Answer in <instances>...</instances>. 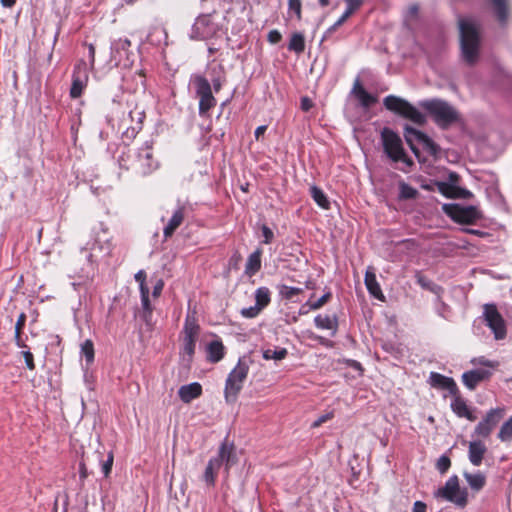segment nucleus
I'll return each mask as SVG.
<instances>
[{"label":"nucleus","mask_w":512,"mask_h":512,"mask_svg":"<svg viewBox=\"0 0 512 512\" xmlns=\"http://www.w3.org/2000/svg\"><path fill=\"white\" fill-rule=\"evenodd\" d=\"M211 82H212V88L214 90L215 93H218L220 91V89L222 88V85L224 83V77L221 76L220 74L216 75V76H212L211 77Z\"/></svg>","instance_id":"13d9d810"},{"label":"nucleus","mask_w":512,"mask_h":512,"mask_svg":"<svg viewBox=\"0 0 512 512\" xmlns=\"http://www.w3.org/2000/svg\"><path fill=\"white\" fill-rule=\"evenodd\" d=\"M134 279L136 282L139 283V290L145 291L149 290L148 286L146 285V273L144 270H139L135 275Z\"/></svg>","instance_id":"603ef678"},{"label":"nucleus","mask_w":512,"mask_h":512,"mask_svg":"<svg viewBox=\"0 0 512 512\" xmlns=\"http://www.w3.org/2000/svg\"><path fill=\"white\" fill-rule=\"evenodd\" d=\"M130 46L131 42L127 38H119L112 41L110 45V62L115 66H129L132 62L130 59V55L132 54Z\"/></svg>","instance_id":"f8f14e48"},{"label":"nucleus","mask_w":512,"mask_h":512,"mask_svg":"<svg viewBox=\"0 0 512 512\" xmlns=\"http://www.w3.org/2000/svg\"><path fill=\"white\" fill-rule=\"evenodd\" d=\"M471 363L475 366H477V365L483 366V367H485L484 369H487L490 371L494 370L499 365V363L497 361L489 360L484 356H479V357L473 358L471 360Z\"/></svg>","instance_id":"c03bdc74"},{"label":"nucleus","mask_w":512,"mask_h":512,"mask_svg":"<svg viewBox=\"0 0 512 512\" xmlns=\"http://www.w3.org/2000/svg\"><path fill=\"white\" fill-rule=\"evenodd\" d=\"M437 300V306L436 311L437 314L443 318H446L445 312L448 310V306L441 300V298L436 299Z\"/></svg>","instance_id":"680f3d73"},{"label":"nucleus","mask_w":512,"mask_h":512,"mask_svg":"<svg viewBox=\"0 0 512 512\" xmlns=\"http://www.w3.org/2000/svg\"><path fill=\"white\" fill-rule=\"evenodd\" d=\"M23 357H24V360H25L26 367L29 370H34L35 369V364H34L33 354L29 350H27V351L23 352Z\"/></svg>","instance_id":"052dcab7"},{"label":"nucleus","mask_w":512,"mask_h":512,"mask_svg":"<svg viewBox=\"0 0 512 512\" xmlns=\"http://www.w3.org/2000/svg\"><path fill=\"white\" fill-rule=\"evenodd\" d=\"M481 213L475 206H455L452 218L458 223L471 224L480 219Z\"/></svg>","instance_id":"a211bd4d"},{"label":"nucleus","mask_w":512,"mask_h":512,"mask_svg":"<svg viewBox=\"0 0 512 512\" xmlns=\"http://www.w3.org/2000/svg\"><path fill=\"white\" fill-rule=\"evenodd\" d=\"M201 394L202 386L198 382L182 385L178 390L179 398L184 403H190L192 400L200 397Z\"/></svg>","instance_id":"bb28decb"},{"label":"nucleus","mask_w":512,"mask_h":512,"mask_svg":"<svg viewBox=\"0 0 512 512\" xmlns=\"http://www.w3.org/2000/svg\"><path fill=\"white\" fill-rule=\"evenodd\" d=\"M384 151L387 156L395 161H405V152L402 146L401 138L389 128H384L381 132Z\"/></svg>","instance_id":"9d476101"},{"label":"nucleus","mask_w":512,"mask_h":512,"mask_svg":"<svg viewBox=\"0 0 512 512\" xmlns=\"http://www.w3.org/2000/svg\"><path fill=\"white\" fill-rule=\"evenodd\" d=\"M301 7V0H288V13H294L297 20L301 19Z\"/></svg>","instance_id":"09e8293b"},{"label":"nucleus","mask_w":512,"mask_h":512,"mask_svg":"<svg viewBox=\"0 0 512 512\" xmlns=\"http://www.w3.org/2000/svg\"><path fill=\"white\" fill-rule=\"evenodd\" d=\"M313 106V103L310 98L302 97L300 101V107L303 111H309Z\"/></svg>","instance_id":"338daca9"},{"label":"nucleus","mask_w":512,"mask_h":512,"mask_svg":"<svg viewBox=\"0 0 512 512\" xmlns=\"http://www.w3.org/2000/svg\"><path fill=\"white\" fill-rule=\"evenodd\" d=\"M429 383L432 387L447 390L452 395L458 393L455 381L451 377L444 376L440 373L431 372L429 375Z\"/></svg>","instance_id":"412c9836"},{"label":"nucleus","mask_w":512,"mask_h":512,"mask_svg":"<svg viewBox=\"0 0 512 512\" xmlns=\"http://www.w3.org/2000/svg\"><path fill=\"white\" fill-rule=\"evenodd\" d=\"M221 467L216 460L212 458L208 461L207 466L203 473V481L208 487H214L216 482V475Z\"/></svg>","instance_id":"72a5a7b5"},{"label":"nucleus","mask_w":512,"mask_h":512,"mask_svg":"<svg viewBox=\"0 0 512 512\" xmlns=\"http://www.w3.org/2000/svg\"><path fill=\"white\" fill-rule=\"evenodd\" d=\"M199 329H200V327H199V324H198L195 316L188 313L185 318L184 327H183L184 338L190 337V338L197 339Z\"/></svg>","instance_id":"f704fd0d"},{"label":"nucleus","mask_w":512,"mask_h":512,"mask_svg":"<svg viewBox=\"0 0 512 512\" xmlns=\"http://www.w3.org/2000/svg\"><path fill=\"white\" fill-rule=\"evenodd\" d=\"M213 460H216L220 467L225 466L226 476L229 474V469L235 463V454L233 444H227L223 442L216 456L212 457Z\"/></svg>","instance_id":"6ab92c4d"},{"label":"nucleus","mask_w":512,"mask_h":512,"mask_svg":"<svg viewBox=\"0 0 512 512\" xmlns=\"http://www.w3.org/2000/svg\"><path fill=\"white\" fill-rule=\"evenodd\" d=\"M416 281L423 289L429 290L430 292L435 294L437 299L441 298L444 289L440 285L432 282L431 280L421 275L420 273L416 275Z\"/></svg>","instance_id":"c9c22d12"},{"label":"nucleus","mask_w":512,"mask_h":512,"mask_svg":"<svg viewBox=\"0 0 512 512\" xmlns=\"http://www.w3.org/2000/svg\"><path fill=\"white\" fill-rule=\"evenodd\" d=\"M463 477L465 478L470 489L474 492L482 490L486 484V476L484 473L477 471L475 473L464 472Z\"/></svg>","instance_id":"473e14b6"},{"label":"nucleus","mask_w":512,"mask_h":512,"mask_svg":"<svg viewBox=\"0 0 512 512\" xmlns=\"http://www.w3.org/2000/svg\"><path fill=\"white\" fill-rule=\"evenodd\" d=\"M262 312L261 307L254 304L250 307H245L240 310V315L247 319L256 318Z\"/></svg>","instance_id":"de8ad7c7"},{"label":"nucleus","mask_w":512,"mask_h":512,"mask_svg":"<svg viewBox=\"0 0 512 512\" xmlns=\"http://www.w3.org/2000/svg\"><path fill=\"white\" fill-rule=\"evenodd\" d=\"M384 107L394 114L408 119L414 124L424 125L426 122L425 115L406 99L395 95H388L383 99Z\"/></svg>","instance_id":"f03ea898"},{"label":"nucleus","mask_w":512,"mask_h":512,"mask_svg":"<svg viewBox=\"0 0 512 512\" xmlns=\"http://www.w3.org/2000/svg\"><path fill=\"white\" fill-rule=\"evenodd\" d=\"M207 360L210 363H218L225 356V347L221 340H214L206 347Z\"/></svg>","instance_id":"7c9ffc66"},{"label":"nucleus","mask_w":512,"mask_h":512,"mask_svg":"<svg viewBox=\"0 0 512 512\" xmlns=\"http://www.w3.org/2000/svg\"><path fill=\"white\" fill-rule=\"evenodd\" d=\"M89 79V67L84 60H80L74 67L72 74V85L70 88V96L76 99L82 95Z\"/></svg>","instance_id":"2eb2a0df"},{"label":"nucleus","mask_w":512,"mask_h":512,"mask_svg":"<svg viewBox=\"0 0 512 512\" xmlns=\"http://www.w3.org/2000/svg\"><path fill=\"white\" fill-rule=\"evenodd\" d=\"M314 324L318 329L330 330L331 335L335 336L338 330V317L318 314L314 318Z\"/></svg>","instance_id":"c756f323"},{"label":"nucleus","mask_w":512,"mask_h":512,"mask_svg":"<svg viewBox=\"0 0 512 512\" xmlns=\"http://www.w3.org/2000/svg\"><path fill=\"white\" fill-rule=\"evenodd\" d=\"M287 350L285 348H279V349H267L263 352V358L266 360L274 359V360H282L287 355Z\"/></svg>","instance_id":"a18cd8bd"},{"label":"nucleus","mask_w":512,"mask_h":512,"mask_svg":"<svg viewBox=\"0 0 512 512\" xmlns=\"http://www.w3.org/2000/svg\"><path fill=\"white\" fill-rule=\"evenodd\" d=\"M427 505L422 501H415L413 504L412 512H426Z\"/></svg>","instance_id":"774afa93"},{"label":"nucleus","mask_w":512,"mask_h":512,"mask_svg":"<svg viewBox=\"0 0 512 512\" xmlns=\"http://www.w3.org/2000/svg\"><path fill=\"white\" fill-rule=\"evenodd\" d=\"M450 466H451V461L448 456L441 455L438 458L437 463H436V468L441 474L446 473L448 471V469L450 468Z\"/></svg>","instance_id":"8fccbe9b"},{"label":"nucleus","mask_w":512,"mask_h":512,"mask_svg":"<svg viewBox=\"0 0 512 512\" xmlns=\"http://www.w3.org/2000/svg\"><path fill=\"white\" fill-rule=\"evenodd\" d=\"M352 92L355 94L356 98L358 99L359 105L363 109H369L378 101L377 96L370 94L364 89L363 86H361L359 79L355 81Z\"/></svg>","instance_id":"393cba45"},{"label":"nucleus","mask_w":512,"mask_h":512,"mask_svg":"<svg viewBox=\"0 0 512 512\" xmlns=\"http://www.w3.org/2000/svg\"><path fill=\"white\" fill-rule=\"evenodd\" d=\"M81 355L85 358L87 365L94 361V344L90 339L81 344Z\"/></svg>","instance_id":"37998d69"},{"label":"nucleus","mask_w":512,"mask_h":512,"mask_svg":"<svg viewBox=\"0 0 512 512\" xmlns=\"http://www.w3.org/2000/svg\"><path fill=\"white\" fill-rule=\"evenodd\" d=\"M112 242L106 237V232L103 235L97 234L96 237L82 248V252H87L86 259L93 262L100 257L109 256L112 252Z\"/></svg>","instance_id":"1a4fd4ad"},{"label":"nucleus","mask_w":512,"mask_h":512,"mask_svg":"<svg viewBox=\"0 0 512 512\" xmlns=\"http://www.w3.org/2000/svg\"><path fill=\"white\" fill-rule=\"evenodd\" d=\"M418 11H419V7L417 4L409 5V7L407 8V11H406V18L407 19L416 18L418 15Z\"/></svg>","instance_id":"0e129e2a"},{"label":"nucleus","mask_w":512,"mask_h":512,"mask_svg":"<svg viewBox=\"0 0 512 512\" xmlns=\"http://www.w3.org/2000/svg\"><path fill=\"white\" fill-rule=\"evenodd\" d=\"M404 138L416 156H418V149L415 146V142L420 144L423 150L431 156L436 157L440 152L439 146L428 135L409 125L404 127Z\"/></svg>","instance_id":"0eeeda50"},{"label":"nucleus","mask_w":512,"mask_h":512,"mask_svg":"<svg viewBox=\"0 0 512 512\" xmlns=\"http://www.w3.org/2000/svg\"><path fill=\"white\" fill-rule=\"evenodd\" d=\"M249 364L240 358L237 365L228 374L225 381L224 398L227 403H234L244 386V382L248 376Z\"/></svg>","instance_id":"7ed1b4c3"},{"label":"nucleus","mask_w":512,"mask_h":512,"mask_svg":"<svg viewBox=\"0 0 512 512\" xmlns=\"http://www.w3.org/2000/svg\"><path fill=\"white\" fill-rule=\"evenodd\" d=\"M114 456L112 452H109L107 459L102 462L101 464V470L105 477H108L111 473L112 466H113Z\"/></svg>","instance_id":"3c124183"},{"label":"nucleus","mask_w":512,"mask_h":512,"mask_svg":"<svg viewBox=\"0 0 512 512\" xmlns=\"http://www.w3.org/2000/svg\"><path fill=\"white\" fill-rule=\"evenodd\" d=\"M196 340L197 339L190 338V337L189 338L183 337L182 348L180 350V360H181V363L185 367H190V365L193 361L195 347H196Z\"/></svg>","instance_id":"c85d7f7f"},{"label":"nucleus","mask_w":512,"mask_h":512,"mask_svg":"<svg viewBox=\"0 0 512 512\" xmlns=\"http://www.w3.org/2000/svg\"><path fill=\"white\" fill-rule=\"evenodd\" d=\"M460 32V47L463 60L469 65L474 64L479 57L480 27L471 17H458Z\"/></svg>","instance_id":"f257e3e1"},{"label":"nucleus","mask_w":512,"mask_h":512,"mask_svg":"<svg viewBox=\"0 0 512 512\" xmlns=\"http://www.w3.org/2000/svg\"><path fill=\"white\" fill-rule=\"evenodd\" d=\"M152 141H146L137 152V163L143 175L152 173L158 168V162L153 158Z\"/></svg>","instance_id":"dca6fc26"},{"label":"nucleus","mask_w":512,"mask_h":512,"mask_svg":"<svg viewBox=\"0 0 512 512\" xmlns=\"http://www.w3.org/2000/svg\"><path fill=\"white\" fill-rule=\"evenodd\" d=\"M261 232H262V236H263L262 242L264 244H270L274 238L273 231L267 225L264 224L261 227Z\"/></svg>","instance_id":"6e6d98bb"},{"label":"nucleus","mask_w":512,"mask_h":512,"mask_svg":"<svg viewBox=\"0 0 512 512\" xmlns=\"http://www.w3.org/2000/svg\"><path fill=\"white\" fill-rule=\"evenodd\" d=\"M334 417V413L333 411H330V412H327L321 416H319L312 424H311V427L312 428H318L320 427L323 423L327 422L328 420H331L332 418Z\"/></svg>","instance_id":"5fc2aeb1"},{"label":"nucleus","mask_w":512,"mask_h":512,"mask_svg":"<svg viewBox=\"0 0 512 512\" xmlns=\"http://www.w3.org/2000/svg\"><path fill=\"white\" fill-rule=\"evenodd\" d=\"M505 413L504 408H492L487 411L483 419L475 426L474 435L487 438L493 431V429L501 421Z\"/></svg>","instance_id":"ddd939ff"},{"label":"nucleus","mask_w":512,"mask_h":512,"mask_svg":"<svg viewBox=\"0 0 512 512\" xmlns=\"http://www.w3.org/2000/svg\"><path fill=\"white\" fill-rule=\"evenodd\" d=\"M365 286L369 292V294L381 301H384L385 296L381 290V287L377 281L376 274L374 273L372 268H368L365 273L364 278Z\"/></svg>","instance_id":"a878e982"},{"label":"nucleus","mask_w":512,"mask_h":512,"mask_svg":"<svg viewBox=\"0 0 512 512\" xmlns=\"http://www.w3.org/2000/svg\"><path fill=\"white\" fill-rule=\"evenodd\" d=\"M310 195L315 203L322 209H329L330 202L325 193L319 187L313 185L310 187Z\"/></svg>","instance_id":"4c0bfd02"},{"label":"nucleus","mask_w":512,"mask_h":512,"mask_svg":"<svg viewBox=\"0 0 512 512\" xmlns=\"http://www.w3.org/2000/svg\"><path fill=\"white\" fill-rule=\"evenodd\" d=\"M423 107L434 119L435 123L441 127L446 128L458 119V113L448 102L432 99L420 102Z\"/></svg>","instance_id":"20e7f679"},{"label":"nucleus","mask_w":512,"mask_h":512,"mask_svg":"<svg viewBox=\"0 0 512 512\" xmlns=\"http://www.w3.org/2000/svg\"><path fill=\"white\" fill-rule=\"evenodd\" d=\"M332 297V293L328 290L325 292L318 300L311 302L310 300L306 302V305H309V310H318L323 307Z\"/></svg>","instance_id":"49530a36"},{"label":"nucleus","mask_w":512,"mask_h":512,"mask_svg":"<svg viewBox=\"0 0 512 512\" xmlns=\"http://www.w3.org/2000/svg\"><path fill=\"white\" fill-rule=\"evenodd\" d=\"M288 50L297 54H301L305 50V39L302 33L295 32L292 34L288 44Z\"/></svg>","instance_id":"58836bf2"},{"label":"nucleus","mask_w":512,"mask_h":512,"mask_svg":"<svg viewBox=\"0 0 512 512\" xmlns=\"http://www.w3.org/2000/svg\"><path fill=\"white\" fill-rule=\"evenodd\" d=\"M434 496L451 502L459 508H464L468 503V491L466 488H460L457 475L450 476L444 486L434 492Z\"/></svg>","instance_id":"423d86ee"},{"label":"nucleus","mask_w":512,"mask_h":512,"mask_svg":"<svg viewBox=\"0 0 512 512\" xmlns=\"http://www.w3.org/2000/svg\"><path fill=\"white\" fill-rule=\"evenodd\" d=\"M261 256L262 250L259 248L248 256L244 270L247 276L252 277L261 269Z\"/></svg>","instance_id":"2f4dec72"},{"label":"nucleus","mask_w":512,"mask_h":512,"mask_svg":"<svg viewBox=\"0 0 512 512\" xmlns=\"http://www.w3.org/2000/svg\"><path fill=\"white\" fill-rule=\"evenodd\" d=\"M486 451V445L482 441H471L468 446V459L470 463L476 467L480 466Z\"/></svg>","instance_id":"b1692460"},{"label":"nucleus","mask_w":512,"mask_h":512,"mask_svg":"<svg viewBox=\"0 0 512 512\" xmlns=\"http://www.w3.org/2000/svg\"><path fill=\"white\" fill-rule=\"evenodd\" d=\"M282 39V35L281 33L274 29V30H271L269 31L268 35H267V40L271 43V44H277L278 42H280Z\"/></svg>","instance_id":"bf43d9fd"},{"label":"nucleus","mask_w":512,"mask_h":512,"mask_svg":"<svg viewBox=\"0 0 512 512\" xmlns=\"http://www.w3.org/2000/svg\"><path fill=\"white\" fill-rule=\"evenodd\" d=\"M497 437L501 442L512 441V416L502 424Z\"/></svg>","instance_id":"79ce46f5"},{"label":"nucleus","mask_w":512,"mask_h":512,"mask_svg":"<svg viewBox=\"0 0 512 512\" xmlns=\"http://www.w3.org/2000/svg\"><path fill=\"white\" fill-rule=\"evenodd\" d=\"M440 192L449 198V194H456L457 187L453 185H449L447 183L441 182L439 183Z\"/></svg>","instance_id":"4d7b16f0"},{"label":"nucleus","mask_w":512,"mask_h":512,"mask_svg":"<svg viewBox=\"0 0 512 512\" xmlns=\"http://www.w3.org/2000/svg\"><path fill=\"white\" fill-rule=\"evenodd\" d=\"M220 28L210 15L199 16L192 25L190 38L194 40L206 41L217 36Z\"/></svg>","instance_id":"6e6552de"},{"label":"nucleus","mask_w":512,"mask_h":512,"mask_svg":"<svg viewBox=\"0 0 512 512\" xmlns=\"http://www.w3.org/2000/svg\"><path fill=\"white\" fill-rule=\"evenodd\" d=\"M145 118V113L142 110L134 109L129 111L127 117H123L121 120V125L125 127L122 132V137L124 140L132 141L139 131L142 129L143 120Z\"/></svg>","instance_id":"4468645a"},{"label":"nucleus","mask_w":512,"mask_h":512,"mask_svg":"<svg viewBox=\"0 0 512 512\" xmlns=\"http://www.w3.org/2000/svg\"><path fill=\"white\" fill-rule=\"evenodd\" d=\"M196 97L199 98L198 111L200 116H205L216 105V99L212 93L209 80L200 74H193L190 78Z\"/></svg>","instance_id":"39448f33"},{"label":"nucleus","mask_w":512,"mask_h":512,"mask_svg":"<svg viewBox=\"0 0 512 512\" xmlns=\"http://www.w3.org/2000/svg\"><path fill=\"white\" fill-rule=\"evenodd\" d=\"M471 192L467 189L457 187L456 194H449V198H468Z\"/></svg>","instance_id":"e2e57ef3"},{"label":"nucleus","mask_w":512,"mask_h":512,"mask_svg":"<svg viewBox=\"0 0 512 512\" xmlns=\"http://www.w3.org/2000/svg\"><path fill=\"white\" fill-rule=\"evenodd\" d=\"M453 396L454 398L450 404L452 411L460 418H466L469 421H474L476 416L471 412L466 401L457 394Z\"/></svg>","instance_id":"cd10ccee"},{"label":"nucleus","mask_w":512,"mask_h":512,"mask_svg":"<svg viewBox=\"0 0 512 512\" xmlns=\"http://www.w3.org/2000/svg\"><path fill=\"white\" fill-rule=\"evenodd\" d=\"M142 311H153V307L149 300V290L140 291Z\"/></svg>","instance_id":"864d4df0"},{"label":"nucleus","mask_w":512,"mask_h":512,"mask_svg":"<svg viewBox=\"0 0 512 512\" xmlns=\"http://www.w3.org/2000/svg\"><path fill=\"white\" fill-rule=\"evenodd\" d=\"M277 289L280 297L286 300H291L294 296L299 295L300 293L303 292L302 288L288 286L285 284H279L277 286Z\"/></svg>","instance_id":"a19ab883"},{"label":"nucleus","mask_w":512,"mask_h":512,"mask_svg":"<svg viewBox=\"0 0 512 512\" xmlns=\"http://www.w3.org/2000/svg\"><path fill=\"white\" fill-rule=\"evenodd\" d=\"M418 195L417 189L412 187L411 185L407 184L404 181L399 182V200H408V199H414Z\"/></svg>","instance_id":"ea45409f"},{"label":"nucleus","mask_w":512,"mask_h":512,"mask_svg":"<svg viewBox=\"0 0 512 512\" xmlns=\"http://www.w3.org/2000/svg\"><path fill=\"white\" fill-rule=\"evenodd\" d=\"M486 325L491 329L496 340L506 337V325L503 317L494 304H486L483 312Z\"/></svg>","instance_id":"9b49d317"},{"label":"nucleus","mask_w":512,"mask_h":512,"mask_svg":"<svg viewBox=\"0 0 512 512\" xmlns=\"http://www.w3.org/2000/svg\"><path fill=\"white\" fill-rule=\"evenodd\" d=\"M492 371L482 368L466 371L462 374V383L469 390H475L476 387L482 382L489 379Z\"/></svg>","instance_id":"f3484780"},{"label":"nucleus","mask_w":512,"mask_h":512,"mask_svg":"<svg viewBox=\"0 0 512 512\" xmlns=\"http://www.w3.org/2000/svg\"><path fill=\"white\" fill-rule=\"evenodd\" d=\"M493 14L501 26H505L508 21L510 7L509 0H488Z\"/></svg>","instance_id":"5701e85b"},{"label":"nucleus","mask_w":512,"mask_h":512,"mask_svg":"<svg viewBox=\"0 0 512 512\" xmlns=\"http://www.w3.org/2000/svg\"><path fill=\"white\" fill-rule=\"evenodd\" d=\"M255 304L263 310L271 302V292L268 287H258L254 292Z\"/></svg>","instance_id":"e433bc0d"},{"label":"nucleus","mask_w":512,"mask_h":512,"mask_svg":"<svg viewBox=\"0 0 512 512\" xmlns=\"http://www.w3.org/2000/svg\"><path fill=\"white\" fill-rule=\"evenodd\" d=\"M185 217V207L183 205H179L173 212L171 218L168 220L167 224L163 229V235L165 239L170 238L174 232L179 228L182 224Z\"/></svg>","instance_id":"4be33fe9"},{"label":"nucleus","mask_w":512,"mask_h":512,"mask_svg":"<svg viewBox=\"0 0 512 512\" xmlns=\"http://www.w3.org/2000/svg\"><path fill=\"white\" fill-rule=\"evenodd\" d=\"M345 1L347 3L346 10L344 11L343 14H341V17L324 32L322 41L328 40L329 37L337 30V28L340 27L352 15V13L355 10H357L362 4V0Z\"/></svg>","instance_id":"aec40b11"},{"label":"nucleus","mask_w":512,"mask_h":512,"mask_svg":"<svg viewBox=\"0 0 512 512\" xmlns=\"http://www.w3.org/2000/svg\"><path fill=\"white\" fill-rule=\"evenodd\" d=\"M25 322H26V315H25V313H21L18 316L16 325H15V333L21 334V330L24 327Z\"/></svg>","instance_id":"69168bd1"}]
</instances>
